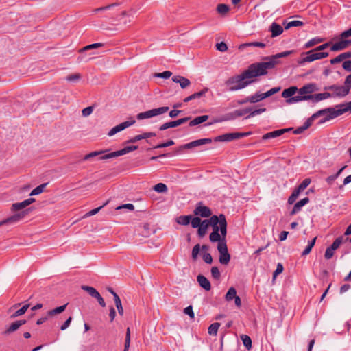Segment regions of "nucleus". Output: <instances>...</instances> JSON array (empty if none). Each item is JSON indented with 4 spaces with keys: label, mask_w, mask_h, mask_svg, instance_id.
<instances>
[{
    "label": "nucleus",
    "mask_w": 351,
    "mask_h": 351,
    "mask_svg": "<svg viewBox=\"0 0 351 351\" xmlns=\"http://www.w3.org/2000/svg\"><path fill=\"white\" fill-rule=\"evenodd\" d=\"M276 63L274 60H272L252 64L241 75H234L229 78L226 81V84L229 86V90L230 91H236L244 88L253 82V80H250L249 79L266 75L267 69L274 68Z\"/></svg>",
    "instance_id": "obj_1"
},
{
    "label": "nucleus",
    "mask_w": 351,
    "mask_h": 351,
    "mask_svg": "<svg viewBox=\"0 0 351 351\" xmlns=\"http://www.w3.org/2000/svg\"><path fill=\"white\" fill-rule=\"evenodd\" d=\"M210 226L213 228V232H221L223 237L227 234V221L223 214L219 216L213 215L210 217Z\"/></svg>",
    "instance_id": "obj_2"
},
{
    "label": "nucleus",
    "mask_w": 351,
    "mask_h": 351,
    "mask_svg": "<svg viewBox=\"0 0 351 351\" xmlns=\"http://www.w3.org/2000/svg\"><path fill=\"white\" fill-rule=\"evenodd\" d=\"M336 108L337 109L335 108H328L329 114L327 115V117H325L324 119L320 121V123H324L327 121L341 116L345 112H351V101L346 104L337 105Z\"/></svg>",
    "instance_id": "obj_3"
},
{
    "label": "nucleus",
    "mask_w": 351,
    "mask_h": 351,
    "mask_svg": "<svg viewBox=\"0 0 351 351\" xmlns=\"http://www.w3.org/2000/svg\"><path fill=\"white\" fill-rule=\"evenodd\" d=\"M328 52H319L314 49L310 50L306 53H302V56H305L301 60H298V64L303 65L306 62H311L317 60H320L328 56Z\"/></svg>",
    "instance_id": "obj_4"
},
{
    "label": "nucleus",
    "mask_w": 351,
    "mask_h": 351,
    "mask_svg": "<svg viewBox=\"0 0 351 351\" xmlns=\"http://www.w3.org/2000/svg\"><path fill=\"white\" fill-rule=\"evenodd\" d=\"M251 132H232L217 136L213 139L214 142H230L249 136Z\"/></svg>",
    "instance_id": "obj_5"
},
{
    "label": "nucleus",
    "mask_w": 351,
    "mask_h": 351,
    "mask_svg": "<svg viewBox=\"0 0 351 351\" xmlns=\"http://www.w3.org/2000/svg\"><path fill=\"white\" fill-rule=\"evenodd\" d=\"M169 108L168 106H162L157 108H153L149 110L138 113L136 115V118L138 120L149 119L166 113L169 110Z\"/></svg>",
    "instance_id": "obj_6"
},
{
    "label": "nucleus",
    "mask_w": 351,
    "mask_h": 351,
    "mask_svg": "<svg viewBox=\"0 0 351 351\" xmlns=\"http://www.w3.org/2000/svg\"><path fill=\"white\" fill-rule=\"evenodd\" d=\"M217 250L219 252V262L223 265H228L230 261V255L228 253L226 241H222L217 245Z\"/></svg>",
    "instance_id": "obj_7"
},
{
    "label": "nucleus",
    "mask_w": 351,
    "mask_h": 351,
    "mask_svg": "<svg viewBox=\"0 0 351 351\" xmlns=\"http://www.w3.org/2000/svg\"><path fill=\"white\" fill-rule=\"evenodd\" d=\"M324 89L333 91V95H332V97H343L349 94L348 88L345 85H332L327 87H324Z\"/></svg>",
    "instance_id": "obj_8"
},
{
    "label": "nucleus",
    "mask_w": 351,
    "mask_h": 351,
    "mask_svg": "<svg viewBox=\"0 0 351 351\" xmlns=\"http://www.w3.org/2000/svg\"><path fill=\"white\" fill-rule=\"evenodd\" d=\"M27 214V210L21 211L20 213H16L12 216L8 217L3 221H0V226L7 224V223H14L20 220L23 219L25 215Z\"/></svg>",
    "instance_id": "obj_9"
},
{
    "label": "nucleus",
    "mask_w": 351,
    "mask_h": 351,
    "mask_svg": "<svg viewBox=\"0 0 351 351\" xmlns=\"http://www.w3.org/2000/svg\"><path fill=\"white\" fill-rule=\"evenodd\" d=\"M193 213L196 216H200L202 217H208L211 215L212 212L210 209L204 205L202 202H199L196 208H195Z\"/></svg>",
    "instance_id": "obj_10"
},
{
    "label": "nucleus",
    "mask_w": 351,
    "mask_h": 351,
    "mask_svg": "<svg viewBox=\"0 0 351 351\" xmlns=\"http://www.w3.org/2000/svg\"><path fill=\"white\" fill-rule=\"evenodd\" d=\"M135 122H136L135 120H130V121H126L122 122L120 124L112 128L109 131L108 135L109 136H112L114 135L115 134H117V132H121V131L125 130V128L132 125L133 124L135 123Z\"/></svg>",
    "instance_id": "obj_11"
},
{
    "label": "nucleus",
    "mask_w": 351,
    "mask_h": 351,
    "mask_svg": "<svg viewBox=\"0 0 351 351\" xmlns=\"http://www.w3.org/2000/svg\"><path fill=\"white\" fill-rule=\"evenodd\" d=\"M328 114H329L328 108H325V109H323V110H320L317 111L316 113L313 114L308 120H306L305 121V123L301 127L302 128V129L304 130H306V129H308L311 125V124L313 123V121L314 119H315L318 117H320V116H322V115H326V117H327V115Z\"/></svg>",
    "instance_id": "obj_12"
},
{
    "label": "nucleus",
    "mask_w": 351,
    "mask_h": 351,
    "mask_svg": "<svg viewBox=\"0 0 351 351\" xmlns=\"http://www.w3.org/2000/svg\"><path fill=\"white\" fill-rule=\"evenodd\" d=\"M189 119H190V117H187L181 118V119L176 120V121L165 123L160 126L159 130H165L171 128H175V127L179 126V125L187 122Z\"/></svg>",
    "instance_id": "obj_13"
},
{
    "label": "nucleus",
    "mask_w": 351,
    "mask_h": 351,
    "mask_svg": "<svg viewBox=\"0 0 351 351\" xmlns=\"http://www.w3.org/2000/svg\"><path fill=\"white\" fill-rule=\"evenodd\" d=\"M213 142V139L210 138H201L191 141L183 145L184 149H191L195 147L202 146L206 144H209Z\"/></svg>",
    "instance_id": "obj_14"
},
{
    "label": "nucleus",
    "mask_w": 351,
    "mask_h": 351,
    "mask_svg": "<svg viewBox=\"0 0 351 351\" xmlns=\"http://www.w3.org/2000/svg\"><path fill=\"white\" fill-rule=\"evenodd\" d=\"M349 45H351V39H340V40L336 42L331 46L330 50L332 51H342L346 49Z\"/></svg>",
    "instance_id": "obj_15"
},
{
    "label": "nucleus",
    "mask_w": 351,
    "mask_h": 351,
    "mask_svg": "<svg viewBox=\"0 0 351 351\" xmlns=\"http://www.w3.org/2000/svg\"><path fill=\"white\" fill-rule=\"evenodd\" d=\"M318 90L317 85L314 83L307 84L300 89H298V92L300 95H306L307 94L311 95V93Z\"/></svg>",
    "instance_id": "obj_16"
},
{
    "label": "nucleus",
    "mask_w": 351,
    "mask_h": 351,
    "mask_svg": "<svg viewBox=\"0 0 351 351\" xmlns=\"http://www.w3.org/2000/svg\"><path fill=\"white\" fill-rule=\"evenodd\" d=\"M34 202H35L34 198H29V199H25L21 202L14 203L12 205L11 210L12 212H16L18 210H22Z\"/></svg>",
    "instance_id": "obj_17"
},
{
    "label": "nucleus",
    "mask_w": 351,
    "mask_h": 351,
    "mask_svg": "<svg viewBox=\"0 0 351 351\" xmlns=\"http://www.w3.org/2000/svg\"><path fill=\"white\" fill-rule=\"evenodd\" d=\"M291 130V128H285V129H280V130L272 131V132L265 134L263 136L262 138L263 140H267V139H269V138H276V137H278V136L282 135L283 134L290 131Z\"/></svg>",
    "instance_id": "obj_18"
},
{
    "label": "nucleus",
    "mask_w": 351,
    "mask_h": 351,
    "mask_svg": "<svg viewBox=\"0 0 351 351\" xmlns=\"http://www.w3.org/2000/svg\"><path fill=\"white\" fill-rule=\"evenodd\" d=\"M26 323V320H18L13 322L3 332V334L8 335L17 330L22 325Z\"/></svg>",
    "instance_id": "obj_19"
},
{
    "label": "nucleus",
    "mask_w": 351,
    "mask_h": 351,
    "mask_svg": "<svg viewBox=\"0 0 351 351\" xmlns=\"http://www.w3.org/2000/svg\"><path fill=\"white\" fill-rule=\"evenodd\" d=\"M172 81L176 83H178L182 88H187L190 84L191 82L189 79L181 76V75H175L172 77Z\"/></svg>",
    "instance_id": "obj_20"
},
{
    "label": "nucleus",
    "mask_w": 351,
    "mask_h": 351,
    "mask_svg": "<svg viewBox=\"0 0 351 351\" xmlns=\"http://www.w3.org/2000/svg\"><path fill=\"white\" fill-rule=\"evenodd\" d=\"M208 246L206 245H203L202 247L199 244H196L192 250L191 257L193 260L196 261L198 258V255L199 254L200 250H202L203 252H206L208 250Z\"/></svg>",
    "instance_id": "obj_21"
},
{
    "label": "nucleus",
    "mask_w": 351,
    "mask_h": 351,
    "mask_svg": "<svg viewBox=\"0 0 351 351\" xmlns=\"http://www.w3.org/2000/svg\"><path fill=\"white\" fill-rule=\"evenodd\" d=\"M269 31L271 34V37L274 38L280 36L283 32V28L279 24L274 22L270 25Z\"/></svg>",
    "instance_id": "obj_22"
},
{
    "label": "nucleus",
    "mask_w": 351,
    "mask_h": 351,
    "mask_svg": "<svg viewBox=\"0 0 351 351\" xmlns=\"http://www.w3.org/2000/svg\"><path fill=\"white\" fill-rule=\"evenodd\" d=\"M156 134L154 132H144L142 134L136 135L132 138H131L130 140L128 141V143H134L138 141L143 140V139H147L148 138L155 136Z\"/></svg>",
    "instance_id": "obj_23"
},
{
    "label": "nucleus",
    "mask_w": 351,
    "mask_h": 351,
    "mask_svg": "<svg viewBox=\"0 0 351 351\" xmlns=\"http://www.w3.org/2000/svg\"><path fill=\"white\" fill-rule=\"evenodd\" d=\"M309 97H310L309 100H312L313 102H318L322 100L331 97L332 94L325 92V93H322L309 95Z\"/></svg>",
    "instance_id": "obj_24"
},
{
    "label": "nucleus",
    "mask_w": 351,
    "mask_h": 351,
    "mask_svg": "<svg viewBox=\"0 0 351 351\" xmlns=\"http://www.w3.org/2000/svg\"><path fill=\"white\" fill-rule=\"evenodd\" d=\"M197 280L203 289L206 291H210L211 289V285L210 281L203 275H198L197 277Z\"/></svg>",
    "instance_id": "obj_25"
},
{
    "label": "nucleus",
    "mask_w": 351,
    "mask_h": 351,
    "mask_svg": "<svg viewBox=\"0 0 351 351\" xmlns=\"http://www.w3.org/2000/svg\"><path fill=\"white\" fill-rule=\"evenodd\" d=\"M309 202V198L305 197L302 199L301 200L298 201L293 206L292 210L291 211L290 214L291 215H293L298 213L302 206L306 205Z\"/></svg>",
    "instance_id": "obj_26"
},
{
    "label": "nucleus",
    "mask_w": 351,
    "mask_h": 351,
    "mask_svg": "<svg viewBox=\"0 0 351 351\" xmlns=\"http://www.w3.org/2000/svg\"><path fill=\"white\" fill-rule=\"evenodd\" d=\"M210 226V219H205L202 221L200 226L198 227L197 233L201 237H204L207 231L208 228Z\"/></svg>",
    "instance_id": "obj_27"
},
{
    "label": "nucleus",
    "mask_w": 351,
    "mask_h": 351,
    "mask_svg": "<svg viewBox=\"0 0 351 351\" xmlns=\"http://www.w3.org/2000/svg\"><path fill=\"white\" fill-rule=\"evenodd\" d=\"M310 99V97H309V95H297V96H293L291 98H289L286 100V102L287 104H294V103H297V102H299V101H305V100H309Z\"/></svg>",
    "instance_id": "obj_28"
},
{
    "label": "nucleus",
    "mask_w": 351,
    "mask_h": 351,
    "mask_svg": "<svg viewBox=\"0 0 351 351\" xmlns=\"http://www.w3.org/2000/svg\"><path fill=\"white\" fill-rule=\"evenodd\" d=\"M296 92H298V88L296 86H290L282 91V97L287 99L292 97Z\"/></svg>",
    "instance_id": "obj_29"
},
{
    "label": "nucleus",
    "mask_w": 351,
    "mask_h": 351,
    "mask_svg": "<svg viewBox=\"0 0 351 351\" xmlns=\"http://www.w3.org/2000/svg\"><path fill=\"white\" fill-rule=\"evenodd\" d=\"M208 117H209L208 115L197 117L189 122V126L193 127L201 124L206 121L208 119Z\"/></svg>",
    "instance_id": "obj_30"
},
{
    "label": "nucleus",
    "mask_w": 351,
    "mask_h": 351,
    "mask_svg": "<svg viewBox=\"0 0 351 351\" xmlns=\"http://www.w3.org/2000/svg\"><path fill=\"white\" fill-rule=\"evenodd\" d=\"M191 215H180L176 219V221L182 226H187L190 223Z\"/></svg>",
    "instance_id": "obj_31"
},
{
    "label": "nucleus",
    "mask_w": 351,
    "mask_h": 351,
    "mask_svg": "<svg viewBox=\"0 0 351 351\" xmlns=\"http://www.w3.org/2000/svg\"><path fill=\"white\" fill-rule=\"evenodd\" d=\"M265 99L263 93H256L254 95L248 97L249 103L254 104Z\"/></svg>",
    "instance_id": "obj_32"
},
{
    "label": "nucleus",
    "mask_w": 351,
    "mask_h": 351,
    "mask_svg": "<svg viewBox=\"0 0 351 351\" xmlns=\"http://www.w3.org/2000/svg\"><path fill=\"white\" fill-rule=\"evenodd\" d=\"M81 288L94 298L99 296V293L93 287L82 285Z\"/></svg>",
    "instance_id": "obj_33"
},
{
    "label": "nucleus",
    "mask_w": 351,
    "mask_h": 351,
    "mask_svg": "<svg viewBox=\"0 0 351 351\" xmlns=\"http://www.w3.org/2000/svg\"><path fill=\"white\" fill-rule=\"evenodd\" d=\"M211 242H218L220 243L222 241H226V237H223L219 232H213L209 236Z\"/></svg>",
    "instance_id": "obj_34"
},
{
    "label": "nucleus",
    "mask_w": 351,
    "mask_h": 351,
    "mask_svg": "<svg viewBox=\"0 0 351 351\" xmlns=\"http://www.w3.org/2000/svg\"><path fill=\"white\" fill-rule=\"evenodd\" d=\"M293 52H294L293 50H290V51H283L281 53H278L271 56L269 61L274 60L276 62V64L278 63V61L276 60V59L287 57V56L293 53Z\"/></svg>",
    "instance_id": "obj_35"
},
{
    "label": "nucleus",
    "mask_w": 351,
    "mask_h": 351,
    "mask_svg": "<svg viewBox=\"0 0 351 351\" xmlns=\"http://www.w3.org/2000/svg\"><path fill=\"white\" fill-rule=\"evenodd\" d=\"M66 306H67V304L60 306H58V307H56L52 310H50L47 312V315L49 317H53L57 314H60L65 310Z\"/></svg>",
    "instance_id": "obj_36"
},
{
    "label": "nucleus",
    "mask_w": 351,
    "mask_h": 351,
    "mask_svg": "<svg viewBox=\"0 0 351 351\" xmlns=\"http://www.w3.org/2000/svg\"><path fill=\"white\" fill-rule=\"evenodd\" d=\"M323 40H324V38H319V37H315L305 43L304 48H306V49L311 48L317 44L321 43L322 42H323Z\"/></svg>",
    "instance_id": "obj_37"
},
{
    "label": "nucleus",
    "mask_w": 351,
    "mask_h": 351,
    "mask_svg": "<svg viewBox=\"0 0 351 351\" xmlns=\"http://www.w3.org/2000/svg\"><path fill=\"white\" fill-rule=\"evenodd\" d=\"M348 240V238L344 239L343 237H339L337 238L332 245L330 246L334 251L336 250L344 242Z\"/></svg>",
    "instance_id": "obj_38"
},
{
    "label": "nucleus",
    "mask_w": 351,
    "mask_h": 351,
    "mask_svg": "<svg viewBox=\"0 0 351 351\" xmlns=\"http://www.w3.org/2000/svg\"><path fill=\"white\" fill-rule=\"evenodd\" d=\"M237 296L236 289L233 287H230L225 295V300L228 302L232 300Z\"/></svg>",
    "instance_id": "obj_39"
},
{
    "label": "nucleus",
    "mask_w": 351,
    "mask_h": 351,
    "mask_svg": "<svg viewBox=\"0 0 351 351\" xmlns=\"http://www.w3.org/2000/svg\"><path fill=\"white\" fill-rule=\"evenodd\" d=\"M266 46V45L264 43L262 42H252V43H247L242 44L239 46V49H242L245 47H258L264 48Z\"/></svg>",
    "instance_id": "obj_40"
},
{
    "label": "nucleus",
    "mask_w": 351,
    "mask_h": 351,
    "mask_svg": "<svg viewBox=\"0 0 351 351\" xmlns=\"http://www.w3.org/2000/svg\"><path fill=\"white\" fill-rule=\"evenodd\" d=\"M219 326H220V324L218 322L212 324L208 327V334L210 335H214V336L217 335Z\"/></svg>",
    "instance_id": "obj_41"
},
{
    "label": "nucleus",
    "mask_w": 351,
    "mask_h": 351,
    "mask_svg": "<svg viewBox=\"0 0 351 351\" xmlns=\"http://www.w3.org/2000/svg\"><path fill=\"white\" fill-rule=\"evenodd\" d=\"M316 239H317V237H315L313 239H312L311 241H310L308 242V245L306 247V248L302 253V256H306L311 252L312 248L315 245Z\"/></svg>",
    "instance_id": "obj_42"
},
{
    "label": "nucleus",
    "mask_w": 351,
    "mask_h": 351,
    "mask_svg": "<svg viewBox=\"0 0 351 351\" xmlns=\"http://www.w3.org/2000/svg\"><path fill=\"white\" fill-rule=\"evenodd\" d=\"M47 185V183H45V184H42L38 186L37 187H36L34 189H33L32 191V192L30 193V195L31 196L37 195L42 193L44 191V189Z\"/></svg>",
    "instance_id": "obj_43"
},
{
    "label": "nucleus",
    "mask_w": 351,
    "mask_h": 351,
    "mask_svg": "<svg viewBox=\"0 0 351 351\" xmlns=\"http://www.w3.org/2000/svg\"><path fill=\"white\" fill-rule=\"evenodd\" d=\"M138 149V146L136 145H132V146H127L123 148L122 149L118 150L119 156H123L124 154H126L130 152L136 150Z\"/></svg>",
    "instance_id": "obj_44"
},
{
    "label": "nucleus",
    "mask_w": 351,
    "mask_h": 351,
    "mask_svg": "<svg viewBox=\"0 0 351 351\" xmlns=\"http://www.w3.org/2000/svg\"><path fill=\"white\" fill-rule=\"evenodd\" d=\"M241 339L243 341V345L245 346L247 349H250L252 348V340L248 335H242L241 336Z\"/></svg>",
    "instance_id": "obj_45"
},
{
    "label": "nucleus",
    "mask_w": 351,
    "mask_h": 351,
    "mask_svg": "<svg viewBox=\"0 0 351 351\" xmlns=\"http://www.w3.org/2000/svg\"><path fill=\"white\" fill-rule=\"evenodd\" d=\"M101 46H103V44L100 43L88 45L85 46L84 47L82 48L81 49H80L79 52L80 53H82L86 51L93 49H97Z\"/></svg>",
    "instance_id": "obj_46"
},
{
    "label": "nucleus",
    "mask_w": 351,
    "mask_h": 351,
    "mask_svg": "<svg viewBox=\"0 0 351 351\" xmlns=\"http://www.w3.org/2000/svg\"><path fill=\"white\" fill-rule=\"evenodd\" d=\"M229 6L226 4L221 3L217 6V12L222 15L226 14L229 11Z\"/></svg>",
    "instance_id": "obj_47"
},
{
    "label": "nucleus",
    "mask_w": 351,
    "mask_h": 351,
    "mask_svg": "<svg viewBox=\"0 0 351 351\" xmlns=\"http://www.w3.org/2000/svg\"><path fill=\"white\" fill-rule=\"evenodd\" d=\"M105 152H106L105 150L92 152L85 155L83 160H88L93 157L101 155V154H104Z\"/></svg>",
    "instance_id": "obj_48"
},
{
    "label": "nucleus",
    "mask_w": 351,
    "mask_h": 351,
    "mask_svg": "<svg viewBox=\"0 0 351 351\" xmlns=\"http://www.w3.org/2000/svg\"><path fill=\"white\" fill-rule=\"evenodd\" d=\"M301 193L300 191H299L297 188L293 191L292 194L289 196L288 199V203L289 204H293L298 197L299 196L300 193Z\"/></svg>",
    "instance_id": "obj_49"
},
{
    "label": "nucleus",
    "mask_w": 351,
    "mask_h": 351,
    "mask_svg": "<svg viewBox=\"0 0 351 351\" xmlns=\"http://www.w3.org/2000/svg\"><path fill=\"white\" fill-rule=\"evenodd\" d=\"M116 307L118 310V313L120 315H123V308L121 304V299L119 295H115V299L114 300Z\"/></svg>",
    "instance_id": "obj_50"
},
{
    "label": "nucleus",
    "mask_w": 351,
    "mask_h": 351,
    "mask_svg": "<svg viewBox=\"0 0 351 351\" xmlns=\"http://www.w3.org/2000/svg\"><path fill=\"white\" fill-rule=\"evenodd\" d=\"M154 190L158 193H166L168 189L166 184L158 183L154 186Z\"/></svg>",
    "instance_id": "obj_51"
},
{
    "label": "nucleus",
    "mask_w": 351,
    "mask_h": 351,
    "mask_svg": "<svg viewBox=\"0 0 351 351\" xmlns=\"http://www.w3.org/2000/svg\"><path fill=\"white\" fill-rule=\"evenodd\" d=\"M29 306V304H25L23 307H21L20 309L17 310L14 314L11 315L12 318L16 317L18 316L23 315L27 310L28 309Z\"/></svg>",
    "instance_id": "obj_52"
},
{
    "label": "nucleus",
    "mask_w": 351,
    "mask_h": 351,
    "mask_svg": "<svg viewBox=\"0 0 351 351\" xmlns=\"http://www.w3.org/2000/svg\"><path fill=\"white\" fill-rule=\"evenodd\" d=\"M303 25H304V23L301 21H292L288 22L285 25V29H288L292 27H300V26H303Z\"/></svg>",
    "instance_id": "obj_53"
},
{
    "label": "nucleus",
    "mask_w": 351,
    "mask_h": 351,
    "mask_svg": "<svg viewBox=\"0 0 351 351\" xmlns=\"http://www.w3.org/2000/svg\"><path fill=\"white\" fill-rule=\"evenodd\" d=\"M80 73H73L66 77V80L71 82H77L81 79Z\"/></svg>",
    "instance_id": "obj_54"
},
{
    "label": "nucleus",
    "mask_w": 351,
    "mask_h": 351,
    "mask_svg": "<svg viewBox=\"0 0 351 351\" xmlns=\"http://www.w3.org/2000/svg\"><path fill=\"white\" fill-rule=\"evenodd\" d=\"M130 344V328H127L125 339V345L123 351H128Z\"/></svg>",
    "instance_id": "obj_55"
},
{
    "label": "nucleus",
    "mask_w": 351,
    "mask_h": 351,
    "mask_svg": "<svg viewBox=\"0 0 351 351\" xmlns=\"http://www.w3.org/2000/svg\"><path fill=\"white\" fill-rule=\"evenodd\" d=\"M118 156H119V152L116 151V152H111L109 154L101 155L99 158V160H107V159H110V158H115V157H118Z\"/></svg>",
    "instance_id": "obj_56"
},
{
    "label": "nucleus",
    "mask_w": 351,
    "mask_h": 351,
    "mask_svg": "<svg viewBox=\"0 0 351 351\" xmlns=\"http://www.w3.org/2000/svg\"><path fill=\"white\" fill-rule=\"evenodd\" d=\"M202 221L201 220V219L199 217H193L191 216V219L190 223H191V226L193 228H197L199 226H200V225L202 224Z\"/></svg>",
    "instance_id": "obj_57"
},
{
    "label": "nucleus",
    "mask_w": 351,
    "mask_h": 351,
    "mask_svg": "<svg viewBox=\"0 0 351 351\" xmlns=\"http://www.w3.org/2000/svg\"><path fill=\"white\" fill-rule=\"evenodd\" d=\"M172 75V73L169 71H166L162 73H156L154 74V76L159 78L168 79Z\"/></svg>",
    "instance_id": "obj_58"
},
{
    "label": "nucleus",
    "mask_w": 351,
    "mask_h": 351,
    "mask_svg": "<svg viewBox=\"0 0 351 351\" xmlns=\"http://www.w3.org/2000/svg\"><path fill=\"white\" fill-rule=\"evenodd\" d=\"M311 183V179L310 178H306L304 179L302 183L298 186V189L301 192L303 191Z\"/></svg>",
    "instance_id": "obj_59"
},
{
    "label": "nucleus",
    "mask_w": 351,
    "mask_h": 351,
    "mask_svg": "<svg viewBox=\"0 0 351 351\" xmlns=\"http://www.w3.org/2000/svg\"><path fill=\"white\" fill-rule=\"evenodd\" d=\"M212 277L215 280H219L221 274L217 267H213L210 270Z\"/></svg>",
    "instance_id": "obj_60"
},
{
    "label": "nucleus",
    "mask_w": 351,
    "mask_h": 351,
    "mask_svg": "<svg viewBox=\"0 0 351 351\" xmlns=\"http://www.w3.org/2000/svg\"><path fill=\"white\" fill-rule=\"evenodd\" d=\"M280 90V86L274 87L263 94H264V96L265 97V98H267V97H269L278 93Z\"/></svg>",
    "instance_id": "obj_61"
},
{
    "label": "nucleus",
    "mask_w": 351,
    "mask_h": 351,
    "mask_svg": "<svg viewBox=\"0 0 351 351\" xmlns=\"http://www.w3.org/2000/svg\"><path fill=\"white\" fill-rule=\"evenodd\" d=\"M265 110H266V108H258V109L254 110L253 111H250V114L248 116H247L245 117V119H249L250 117H253L254 116L260 114L264 112Z\"/></svg>",
    "instance_id": "obj_62"
},
{
    "label": "nucleus",
    "mask_w": 351,
    "mask_h": 351,
    "mask_svg": "<svg viewBox=\"0 0 351 351\" xmlns=\"http://www.w3.org/2000/svg\"><path fill=\"white\" fill-rule=\"evenodd\" d=\"M202 258L204 261L205 263L208 264H211L213 262V258L210 253L208 252H204L202 254Z\"/></svg>",
    "instance_id": "obj_63"
},
{
    "label": "nucleus",
    "mask_w": 351,
    "mask_h": 351,
    "mask_svg": "<svg viewBox=\"0 0 351 351\" xmlns=\"http://www.w3.org/2000/svg\"><path fill=\"white\" fill-rule=\"evenodd\" d=\"M351 36V27L347 30H345L339 35V39H346Z\"/></svg>",
    "instance_id": "obj_64"
}]
</instances>
